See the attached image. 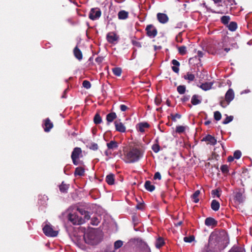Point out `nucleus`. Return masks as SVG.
Listing matches in <instances>:
<instances>
[{
  "label": "nucleus",
  "mask_w": 252,
  "mask_h": 252,
  "mask_svg": "<svg viewBox=\"0 0 252 252\" xmlns=\"http://www.w3.org/2000/svg\"><path fill=\"white\" fill-rule=\"evenodd\" d=\"M123 245V242L121 240H117L114 243V248L115 250L119 249Z\"/></svg>",
  "instance_id": "44"
},
{
  "label": "nucleus",
  "mask_w": 252,
  "mask_h": 252,
  "mask_svg": "<svg viewBox=\"0 0 252 252\" xmlns=\"http://www.w3.org/2000/svg\"><path fill=\"white\" fill-rule=\"evenodd\" d=\"M200 194V191L199 190H197L191 195V198L193 200V202L194 203H197L199 202V199L198 198V196Z\"/></svg>",
  "instance_id": "31"
},
{
  "label": "nucleus",
  "mask_w": 252,
  "mask_h": 252,
  "mask_svg": "<svg viewBox=\"0 0 252 252\" xmlns=\"http://www.w3.org/2000/svg\"><path fill=\"white\" fill-rule=\"evenodd\" d=\"M91 223L93 225H97L98 223V219L96 218H93Z\"/></svg>",
  "instance_id": "59"
},
{
  "label": "nucleus",
  "mask_w": 252,
  "mask_h": 252,
  "mask_svg": "<svg viewBox=\"0 0 252 252\" xmlns=\"http://www.w3.org/2000/svg\"><path fill=\"white\" fill-rule=\"evenodd\" d=\"M83 87L87 89H89L91 87V83L88 80H84L82 83Z\"/></svg>",
  "instance_id": "48"
},
{
  "label": "nucleus",
  "mask_w": 252,
  "mask_h": 252,
  "mask_svg": "<svg viewBox=\"0 0 252 252\" xmlns=\"http://www.w3.org/2000/svg\"><path fill=\"white\" fill-rule=\"evenodd\" d=\"M70 185L66 184L64 181L59 186L60 191L63 193H66L69 188Z\"/></svg>",
  "instance_id": "18"
},
{
  "label": "nucleus",
  "mask_w": 252,
  "mask_h": 252,
  "mask_svg": "<svg viewBox=\"0 0 252 252\" xmlns=\"http://www.w3.org/2000/svg\"><path fill=\"white\" fill-rule=\"evenodd\" d=\"M104 60V58L103 57H97L96 59H95V62L98 63V64H100L102 63V62H103Z\"/></svg>",
  "instance_id": "58"
},
{
  "label": "nucleus",
  "mask_w": 252,
  "mask_h": 252,
  "mask_svg": "<svg viewBox=\"0 0 252 252\" xmlns=\"http://www.w3.org/2000/svg\"><path fill=\"white\" fill-rule=\"evenodd\" d=\"M234 98V93L232 89H229L225 95V99L226 102L230 103Z\"/></svg>",
  "instance_id": "12"
},
{
  "label": "nucleus",
  "mask_w": 252,
  "mask_h": 252,
  "mask_svg": "<svg viewBox=\"0 0 252 252\" xmlns=\"http://www.w3.org/2000/svg\"><path fill=\"white\" fill-rule=\"evenodd\" d=\"M106 182L109 185H114L115 183V175L112 173L107 175L105 179Z\"/></svg>",
  "instance_id": "21"
},
{
  "label": "nucleus",
  "mask_w": 252,
  "mask_h": 252,
  "mask_svg": "<svg viewBox=\"0 0 252 252\" xmlns=\"http://www.w3.org/2000/svg\"><path fill=\"white\" fill-rule=\"evenodd\" d=\"M160 146L158 144H154L152 147V149L156 153H158L160 151Z\"/></svg>",
  "instance_id": "49"
},
{
  "label": "nucleus",
  "mask_w": 252,
  "mask_h": 252,
  "mask_svg": "<svg viewBox=\"0 0 252 252\" xmlns=\"http://www.w3.org/2000/svg\"><path fill=\"white\" fill-rule=\"evenodd\" d=\"M154 180H160L161 179V176L160 173L159 172H157L155 173L154 176Z\"/></svg>",
  "instance_id": "55"
},
{
  "label": "nucleus",
  "mask_w": 252,
  "mask_h": 252,
  "mask_svg": "<svg viewBox=\"0 0 252 252\" xmlns=\"http://www.w3.org/2000/svg\"><path fill=\"white\" fill-rule=\"evenodd\" d=\"M53 124L49 118L44 120V130L45 132H49L53 128Z\"/></svg>",
  "instance_id": "13"
},
{
  "label": "nucleus",
  "mask_w": 252,
  "mask_h": 252,
  "mask_svg": "<svg viewBox=\"0 0 252 252\" xmlns=\"http://www.w3.org/2000/svg\"><path fill=\"white\" fill-rule=\"evenodd\" d=\"M161 98L159 96H157L155 98V104L158 106L161 103Z\"/></svg>",
  "instance_id": "57"
},
{
  "label": "nucleus",
  "mask_w": 252,
  "mask_h": 252,
  "mask_svg": "<svg viewBox=\"0 0 252 252\" xmlns=\"http://www.w3.org/2000/svg\"><path fill=\"white\" fill-rule=\"evenodd\" d=\"M205 224L207 226L215 227L218 224L217 221L213 218H207L205 220Z\"/></svg>",
  "instance_id": "14"
},
{
  "label": "nucleus",
  "mask_w": 252,
  "mask_h": 252,
  "mask_svg": "<svg viewBox=\"0 0 252 252\" xmlns=\"http://www.w3.org/2000/svg\"><path fill=\"white\" fill-rule=\"evenodd\" d=\"M68 220L74 225H80L85 223V220L79 218L75 214H69L68 216Z\"/></svg>",
  "instance_id": "4"
},
{
  "label": "nucleus",
  "mask_w": 252,
  "mask_h": 252,
  "mask_svg": "<svg viewBox=\"0 0 252 252\" xmlns=\"http://www.w3.org/2000/svg\"><path fill=\"white\" fill-rule=\"evenodd\" d=\"M220 170L221 172L224 174L226 175L229 172V169H228V166L226 164H223L222 165L220 166Z\"/></svg>",
  "instance_id": "40"
},
{
  "label": "nucleus",
  "mask_w": 252,
  "mask_h": 252,
  "mask_svg": "<svg viewBox=\"0 0 252 252\" xmlns=\"http://www.w3.org/2000/svg\"><path fill=\"white\" fill-rule=\"evenodd\" d=\"M96 237L95 233L94 230H91L85 233L84 235V239L86 243L93 244L94 241Z\"/></svg>",
  "instance_id": "7"
},
{
  "label": "nucleus",
  "mask_w": 252,
  "mask_h": 252,
  "mask_svg": "<svg viewBox=\"0 0 252 252\" xmlns=\"http://www.w3.org/2000/svg\"><path fill=\"white\" fill-rule=\"evenodd\" d=\"M211 207L213 210L217 211L219 210L220 207V203L216 200L214 199L212 201Z\"/></svg>",
  "instance_id": "26"
},
{
  "label": "nucleus",
  "mask_w": 252,
  "mask_h": 252,
  "mask_svg": "<svg viewBox=\"0 0 252 252\" xmlns=\"http://www.w3.org/2000/svg\"><path fill=\"white\" fill-rule=\"evenodd\" d=\"M198 95L194 94L191 98V102L193 105H197L201 103V100L198 99Z\"/></svg>",
  "instance_id": "33"
},
{
  "label": "nucleus",
  "mask_w": 252,
  "mask_h": 252,
  "mask_svg": "<svg viewBox=\"0 0 252 252\" xmlns=\"http://www.w3.org/2000/svg\"><path fill=\"white\" fill-rule=\"evenodd\" d=\"M73 54L75 57L79 61H81L83 59L82 53L77 46L74 48Z\"/></svg>",
  "instance_id": "17"
},
{
  "label": "nucleus",
  "mask_w": 252,
  "mask_h": 252,
  "mask_svg": "<svg viewBox=\"0 0 252 252\" xmlns=\"http://www.w3.org/2000/svg\"><path fill=\"white\" fill-rule=\"evenodd\" d=\"M179 53L181 55H185L187 53V48L185 46H181L178 47Z\"/></svg>",
  "instance_id": "41"
},
{
  "label": "nucleus",
  "mask_w": 252,
  "mask_h": 252,
  "mask_svg": "<svg viewBox=\"0 0 252 252\" xmlns=\"http://www.w3.org/2000/svg\"><path fill=\"white\" fill-rule=\"evenodd\" d=\"M189 99V95H184L181 98V101L183 102L188 101Z\"/></svg>",
  "instance_id": "63"
},
{
  "label": "nucleus",
  "mask_w": 252,
  "mask_h": 252,
  "mask_svg": "<svg viewBox=\"0 0 252 252\" xmlns=\"http://www.w3.org/2000/svg\"><path fill=\"white\" fill-rule=\"evenodd\" d=\"M144 151L137 146L130 147L128 151L125 152V158L126 163H134L143 157Z\"/></svg>",
  "instance_id": "2"
},
{
  "label": "nucleus",
  "mask_w": 252,
  "mask_h": 252,
  "mask_svg": "<svg viewBox=\"0 0 252 252\" xmlns=\"http://www.w3.org/2000/svg\"><path fill=\"white\" fill-rule=\"evenodd\" d=\"M235 198L239 203H241L243 201L242 194L241 192H237Z\"/></svg>",
  "instance_id": "43"
},
{
  "label": "nucleus",
  "mask_w": 252,
  "mask_h": 252,
  "mask_svg": "<svg viewBox=\"0 0 252 252\" xmlns=\"http://www.w3.org/2000/svg\"><path fill=\"white\" fill-rule=\"evenodd\" d=\"M131 42L132 44L135 46H136L138 48H141L142 47L141 43L138 41L132 40Z\"/></svg>",
  "instance_id": "56"
},
{
  "label": "nucleus",
  "mask_w": 252,
  "mask_h": 252,
  "mask_svg": "<svg viewBox=\"0 0 252 252\" xmlns=\"http://www.w3.org/2000/svg\"><path fill=\"white\" fill-rule=\"evenodd\" d=\"M185 130V128L184 126H177L176 128V132L179 133L183 132Z\"/></svg>",
  "instance_id": "52"
},
{
  "label": "nucleus",
  "mask_w": 252,
  "mask_h": 252,
  "mask_svg": "<svg viewBox=\"0 0 252 252\" xmlns=\"http://www.w3.org/2000/svg\"><path fill=\"white\" fill-rule=\"evenodd\" d=\"M120 108L121 110L123 112H125L128 109L127 106H126V105H125L124 104H121L120 106Z\"/></svg>",
  "instance_id": "61"
},
{
  "label": "nucleus",
  "mask_w": 252,
  "mask_h": 252,
  "mask_svg": "<svg viewBox=\"0 0 252 252\" xmlns=\"http://www.w3.org/2000/svg\"><path fill=\"white\" fill-rule=\"evenodd\" d=\"M230 20V17L229 16H223L220 18V22L224 25H228Z\"/></svg>",
  "instance_id": "34"
},
{
  "label": "nucleus",
  "mask_w": 252,
  "mask_h": 252,
  "mask_svg": "<svg viewBox=\"0 0 252 252\" xmlns=\"http://www.w3.org/2000/svg\"><path fill=\"white\" fill-rule=\"evenodd\" d=\"M228 29L231 32H234L236 30L237 28V24L235 22H231L227 25Z\"/></svg>",
  "instance_id": "32"
},
{
  "label": "nucleus",
  "mask_w": 252,
  "mask_h": 252,
  "mask_svg": "<svg viewBox=\"0 0 252 252\" xmlns=\"http://www.w3.org/2000/svg\"><path fill=\"white\" fill-rule=\"evenodd\" d=\"M170 116L171 117L172 120L174 122L176 121V118L180 119L181 118V115L178 113H176L175 115L171 114Z\"/></svg>",
  "instance_id": "53"
},
{
  "label": "nucleus",
  "mask_w": 252,
  "mask_h": 252,
  "mask_svg": "<svg viewBox=\"0 0 252 252\" xmlns=\"http://www.w3.org/2000/svg\"><path fill=\"white\" fill-rule=\"evenodd\" d=\"M229 241L228 236L226 232L223 230L212 232L209 238V245H214L219 249L225 248L228 244Z\"/></svg>",
  "instance_id": "1"
},
{
  "label": "nucleus",
  "mask_w": 252,
  "mask_h": 252,
  "mask_svg": "<svg viewBox=\"0 0 252 252\" xmlns=\"http://www.w3.org/2000/svg\"><path fill=\"white\" fill-rule=\"evenodd\" d=\"M118 16L120 20H125L128 18V12L125 10H121L118 12Z\"/></svg>",
  "instance_id": "25"
},
{
  "label": "nucleus",
  "mask_w": 252,
  "mask_h": 252,
  "mask_svg": "<svg viewBox=\"0 0 252 252\" xmlns=\"http://www.w3.org/2000/svg\"><path fill=\"white\" fill-rule=\"evenodd\" d=\"M202 141H207L208 142V143H210L212 145H215L217 143V140L215 138V137L210 134H208L207 135L203 137Z\"/></svg>",
  "instance_id": "15"
},
{
  "label": "nucleus",
  "mask_w": 252,
  "mask_h": 252,
  "mask_svg": "<svg viewBox=\"0 0 252 252\" xmlns=\"http://www.w3.org/2000/svg\"><path fill=\"white\" fill-rule=\"evenodd\" d=\"M106 145L109 150H114L118 148L119 144L115 140H111L110 142L107 143Z\"/></svg>",
  "instance_id": "19"
},
{
  "label": "nucleus",
  "mask_w": 252,
  "mask_h": 252,
  "mask_svg": "<svg viewBox=\"0 0 252 252\" xmlns=\"http://www.w3.org/2000/svg\"><path fill=\"white\" fill-rule=\"evenodd\" d=\"M229 104V103H228L227 102H226V100H221L220 102V105H221V106H222L223 108H225V107H226Z\"/></svg>",
  "instance_id": "60"
},
{
  "label": "nucleus",
  "mask_w": 252,
  "mask_h": 252,
  "mask_svg": "<svg viewBox=\"0 0 252 252\" xmlns=\"http://www.w3.org/2000/svg\"><path fill=\"white\" fill-rule=\"evenodd\" d=\"M85 174V169L82 167H78L76 168L74 171V176H83Z\"/></svg>",
  "instance_id": "24"
},
{
  "label": "nucleus",
  "mask_w": 252,
  "mask_h": 252,
  "mask_svg": "<svg viewBox=\"0 0 252 252\" xmlns=\"http://www.w3.org/2000/svg\"><path fill=\"white\" fill-rule=\"evenodd\" d=\"M145 189L150 192H152L155 189V186L151 184V182L150 181H146L144 185Z\"/></svg>",
  "instance_id": "27"
},
{
  "label": "nucleus",
  "mask_w": 252,
  "mask_h": 252,
  "mask_svg": "<svg viewBox=\"0 0 252 252\" xmlns=\"http://www.w3.org/2000/svg\"><path fill=\"white\" fill-rule=\"evenodd\" d=\"M107 41L110 43H114L118 40V36L114 32H110L107 33L106 35Z\"/></svg>",
  "instance_id": "11"
},
{
  "label": "nucleus",
  "mask_w": 252,
  "mask_h": 252,
  "mask_svg": "<svg viewBox=\"0 0 252 252\" xmlns=\"http://www.w3.org/2000/svg\"><path fill=\"white\" fill-rule=\"evenodd\" d=\"M72 159V162H73V163L75 165H77L79 164H81L82 163V162H79V161L77 160V159L78 158H71Z\"/></svg>",
  "instance_id": "62"
},
{
  "label": "nucleus",
  "mask_w": 252,
  "mask_h": 252,
  "mask_svg": "<svg viewBox=\"0 0 252 252\" xmlns=\"http://www.w3.org/2000/svg\"><path fill=\"white\" fill-rule=\"evenodd\" d=\"M145 31L146 35L150 38L155 37L158 32L157 28L152 24L148 25L145 28Z\"/></svg>",
  "instance_id": "5"
},
{
  "label": "nucleus",
  "mask_w": 252,
  "mask_h": 252,
  "mask_svg": "<svg viewBox=\"0 0 252 252\" xmlns=\"http://www.w3.org/2000/svg\"><path fill=\"white\" fill-rule=\"evenodd\" d=\"M172 64L174 65L172 66V70L175 73H178L179 71V68L178 66H180V63L176 60L174 59L171 62Z\"/></svg>",
  "instance_id": "23"
},
{
  "label": "nucleus",
  "mask_w": 252,
  "mask_h": 252,
  "mask_svg": "<svg viewBox=\"0 0 252 252\" xmlns=\"http://www.w3.org/2000/svg\"><path fill=\"white\" fill-rule=\"evenodd\" d=\"M184 78L185 80H188L189 81H192L195 79V76L194 74H191L189 72H188L186 75H184Z\"/></svg>",
  "instance_id": "37"
},
{
  "label": "nucleus",
  "mask_w": 252,
  "mask_h": 252,
  "mask_svg": "<svg viewBox=\"0 0 252 252\" xmlns=\"http://www.w3.org/2000/svg\"><path fill=\"white\" fill-rule=\"evenodd\" d=\"M78 211L80 213L81 215L84 216V218L83 219L85 220V222L86 220H88L90 219V213L88 211H85L83 209L78 208L77 209Z\"/></svg>",
  "instance_id": "20"
},
{
  "label": "nucleus",
  "mask_w": 252,
  "mask_h": 252,
  "mask_svg": "<svg viewBox=\"0 0 252 252\" xmlns=\"http://www.w3.org/2000/svg\"><path fill=\"white\" fill-rule=\"evenodd\" d=\"M94 122L95 124L98 125L102 122V119L98 113H96L94 118Z\"/></svg>",
  "instance_id": "35"
},
{
  "label": "nucleus",
  "mask_w": 252,
  "mask_h": 252,
  "mask_svg": "<svg viewBox=\"0 0 252 252\" xmlns=\"http://www.w3.org/2000/svg\"><path fill=\"white\" fill-rule=\"evenodd\" d=\"M233 119V116H227L226 118L222 122V124L224 125H226L229 123L231 122Z\"/></svg>",
  "instance_id": "47"
},
{
  "label": "nucleus",
  "mask_w": 252,
  "mask_h": 252,
  "mask_svg": "<svg viewBox=\"0 0 252 252\" xmlns=\"http://www.w3.org/2000/svg\"><path fill=\"white\" fill-rule=\"evenodd\" d=\"M116 130L120 132L124 133L126 131V127L121 122L120 120H116L114 122Z\"/></svg>",
  "instance_id": "9"
},
{
  "label": "nucleus",
  "mask_w": 252,
  "mask_h": 252,
  "mask_svg": "<svg viewBox=\"0 0 252 252\" xmlns=\"http://www.w3.org/2000/svg\"><path fill=\"white\" fill-rule=\"evenodd\" d=\"M233 0H223L218 5L219 10L217 11H212V12L220 14L228 13L231 9V6L233 4Z\"/></svg>",
  "instance_id": "3"
},
{
  "label": "nucleus",
  "mask_w": 252,
  "mask_h": 252,
  "mask_svg": "<svg viewBox=\"0 0 252 252\" xmlns=\"http://www.w3.org/2000/svg\"><path fill=\"white\" fill-rule=\"evenodd\" d=\"M112 71L115 75L120 76L122 74V70L120 67H115L112 69Z\"/></svg>",
  "instance_id": "38"
},
{
  "label": "nucleus",
  "mask_w": 252,
  "mask_h": 252,
  "mask_svg": "<svg viewBox=\"0 0 252 252\" xmlns=\"http://www.w3.org/2000/svg\"><path fill=\"white\" fill-rule=\"evenodd\" d=\"M195 237L193 235H190L189 237H185L184 240L187 243H191L194 240Z\"/></svg>",
  "instance_id": "45"
},
{
  "label": "nucleus",
  "mask_w": 252,
  "mask_h": 252,
  "mask_svg": "<svg viewBox=\"0 0 252 252\" xmlns=\"http://www.w3.org/2000/svg\"><path fill=\"white\" fill-rule=\"evenodd\" d=\"M43 231L45 235L48 237H56L58 234V231L53 230L50 225L46 224L43 228Z\"/></svg>",
  "instance_id": "6"
},
{
  "label": "nucleus",
  "mask_w": 252,
  "mask_h": 252,
  "mask_svg": "<svg viewBox=\"0 0 252 252\" xmlns=\"http://www.w3.org/2000/svg\"><path fill=\"white\" fill-rule=\"evenodd\" d=\"M165 244V242L163 238L159 237L156 242V247L158 249H160Z\"/></svg>",
  "instance_id": "28"
},
{
  "label": "nucleus",
  "mask_w": 252,
  "mask_h": 252,
  "mask_svg": "<svg viewBox=\"0 0 252 252\" xmlns=\"http://www.w3.org/2000/svg\"><path fill=\"white\" fill-rule=\"evenodd\" d=\"M242 155L241 152L239 150H236L234 152L233 157L235 159H239Z\"/></svg>",
  "instance_id": "50"
},
{
  "label": "nucleus",
  "mask_w": 252,
  "mask_h": 252,
  "mask_svg": "<svg viewBox=\"0 0 252 252\" xmlns=\"http://www.w3.org/2000/svg\"><path fill=\"white\" fill-rule=\"evenodd\" d=\"M186 87L185 85H179L177 87V91L180 94H183L185 93Z\"/></svg>",
  "instance_id": "36"
},
{
  "label": "nucleus",
  "mask_w": 252,
  "mask_h": 252,
  "mask_svg": "<svg viewBox=\"0 0 252 252\" xmlns=\"http://www.w3.org/2000/svg\"><path fill=\"white\" fill-rule=\"evenodd\" d=\"M157 18L158 21L162 24H166L169 21L168 16L166 14L163 13H158L157 14Z\"/></svg>",
  "instance_id": "10"
},
{
  "label": "nucleus",
  "mask_w": 252,
  "mask_h": 252,
  "mask_svg": "<svg viewBox=\"0 0 252 252\" xmlns=\"http://www.w3.org/2000/svg\"><path fill=\"white\" fill-rule=\"evenodd\" d=\"M117 118V115L115 112H111L106 115V119L108 124L112 123Z\"/></svg>",
  "instance_id": "22"
},
{
  "label": "nucleus",
  "mask_w": 252,
  "mask_h": 252,
  "mask_svg": "<svg viewBox=\"0 0 252 252\" xmlns=\"http://www.w3.org/2000/svg\"><path fill=\"white\" fill-rule=\"evenodd\" d=\"M213 83L211 82H205L200 86V88L203 90L208 91L211 89Z\"/></svg>",
  "instance_id": "30"
},
{
  "label": "nucleus",
  "mask_w": 252,
  "mask_h": 252,
  "mask_svg": "<svg viewBox=\"0 0 252 252\" xmlns=\"http://www.w3.org/2000/svg\"><path fill=\"white\" fill-rule=\"evenodd\" d=\"M215 120L220 121L221 118V114L219 111H215L214 114Z\"/></svg>",
  "instance_id": "46"
},
{
  "label": "nucleus",
  "mask_w": 252,
  "mask_h": 252,
  "mask_svg": "<svg viewBox=\"0 0 252 252\" xmlns=\"http://www.w3.org/2000/svg\"><path fill=\"white\" fill-rule=\"evenodd\" d=\"M98 145L96 143H93L91 144L90 149L94 151H96L98 149Z\"/></svg>",
  "instance_id": "54"
},
{
  "label": "nucleus",
  "mask_w": 252,
  "mask_h": 252,
  "mask_svg": "<svg viewBox=\"0 0 252 252\" xmlns=\"http://www.w3.org/2000/svg\"><path fill=\"white\" fill-rule=\"evenodd\" d=\"M208 52L210 54H211L213 55H216V54H220L221 53V51L220 49H214L213 50H212L211 49H210L208 51Z\"/></svg>",
  "instance_id": "51"
},
{
  "label": "nucleus",
  "mask_w": 252,
  "mask_h": 252,
  "mask_svg": "<svg viewBox=\"0 0 252 252\" xmlns=\"http://www.w3.org/2000/svg\"><path fill=\"white\" fill-rule=\"evenodd\" d=\"M101 15V11L98 8H93L91 9L89 17L92 20H95L98 19Z\"/></svg>",
  "instance_id": "8"
},
{
  "label": "nucleus",
  "mask_w": 252,
  "mask_h": 252,
  "mask_svg": "<svg viewBox=\"0 0 252 252\" xmlns=\"http://www.w3.org/2000/svg\"><path fill=\"white\" fill-rule=\"evenodd\" d=\"M221 191L220 189H213L211 191V194L213 197H215L216 196L218 197H220V192Z\"/></svg>",
  "instance_id": "42"
},
{
  "label": "nucleus",
  "mask_w": 252,
  "mask_h": 252,
  "mask_svg": "<svg viewBox=\"0 0 252 252\" xmlns=\"http://www.w3.org/2000/svg\"><path fill=\"white\" fill-rule=\"evenodd\" d=\"M228 252H245V250L240 247H233Z\"/></svg>",
  "instance_id": "39"
},
{
  "label": "nucleus",
  "mask_w": 252,
  "mask_h": 252,
  "mask_svg": "<svg viewBox=\"0 0 252 252\" xmlns=\"http://www.w3.org/2000/svg\"><path fill=\"white\" fill-rule=\"evenodd\" d=\"M82 150L79 147H75L74 148L71 155V158H79L82 155Z\"/></svg>",
  "instance_id": "16"
},
{
  "label": "nucleus",
  "mask_w": 252,
  "mask_h": 252,
  "mask_svg": "<svg viewBox=\"0 0 252 252\" xmlns=\"http://www.w3.org/2000/svg\"><path fill=\"white\" fill-rule=\"evenodd\" d=\"M138 126L139 131L143 132L145 131V128H148L150 125L147 123H140L138 124Z\"/></svg>",
  "instance_id": "29"
},
{
  "label": "nucleus",
  "mask_w": 252,
  "mask_h": 252,
  "mask_svg": "<svg viewBox=\"0 0 252 252\" xmlns=\"http://www.w3.org/2000/svg\"><path fill=\"white\" fill-rule=\"evenodd\" d=\"M111 150H109L108 149L106 150L105 151V155L106 156H109L111 155L112 153L110 151Z\"/></svg>",
  "instance_id": "64"
}]
</instances>
